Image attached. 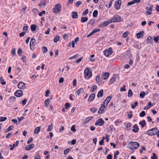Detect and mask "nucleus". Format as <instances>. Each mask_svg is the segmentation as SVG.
I'll return each instance as SVG.
<instances>
[{"instance_id": "c9c22d12", "label": "nucleus", "mask_w": 159, "mask_h": 159, "mask_svg": "<svg viewBox=\"0 0 159 159\" xmlns=\"http://www.w3.org/2000/svg\"><path fill=\"white\" fill-rule=\"evenodd\" d=\"M97 89V85H93L91 89V91L92 92H94V91H95Z\"/></svg>"}, {"instance_id": "4be33fe9", "label": "nucleus", "mask_w": 159, "mask_h": 159, "mask_svg": "<svg viewBox=\"0 0 159 159\" xmlns=\"http://www.w3.org/2000/svg\"><path fill=\"white\" fill-rule=\"evenodd\" d=\"M103 91L102 89H101L98 93L97 96L98 98H101L102 97L103 95Z\"/></svg>"}, {"instance_id": "8fccbe9b", "label": "nucleus", "mask_w": 159, "mask_h": 159, "mask_svg": "<svg viewBox=\"0 0 159 159\" xmlns=\"http://www.w3.org/2000/svg\"><path fill=\"white\" fill-rule=\"evenodd\" d=\"M100 76L99 75H98L96 77V81L97 83H99L101 82L100 80Z\"/></svg>"}, {"instance_id": "c756f323", "label": "nucleus", "mask_w": 159, "mask_h": 159, "mask_svg": "<svg viewBox=\"0 0 159 159\" xmlns=\"http://www.w3.org/2000/svg\"><path fill=\"white\" fill-rule=\"evenodd\" d=\"M60 37V36L58 35L56 36L55 38L53 39L54 42L55 43H57L59 40Z\"/></svg>"}, {"instance_id": "0e129e2a", "label": "nucleus", "mask_w": 159, "mask_h": 159, "mask_svg": "<svg viewBox=\"0 0 159 159\" xmlns=\"http://www.w3.org/2000/svg\"><path fill=\"white\" fill-rule=\"evenodd\" d=\"M27 101L26 99H24L22 101V103L23 105H25L26 104V102Z\"/></svg>"}, {"instance_id": "dca6fc26", "label": "nucleus", "mask_w": 159, "mask_h": 159, "mask_svg": "<svg viewBox=\"0 0 159 159\" xmlns=\"http://www.w3.org/2000/svg\"><path fill=\"white\" fill-rule=\"evenodd\" d=\"M25 83L22 82H20L18 84L17 87L19 89H22L25 86Z\"/></svg>"}, {"instance_id": "49530a36", "label": "nucleus", "mask_w": 159, "mask_h": 159, "mask_svg": "<svg viewBox=\"0 0 159 159\" xmlns=\"http://www.w3.org/2000/svg\"><path fill=\"white\" fill-rule=\"evenodd\" d=\"M94 21L95 20L94 19H92L89 21V24L93 25L94 23Z\"/></svg>"}, {"instance_id": "774afa93", "label": "nucleus", "mask_w": 159, "mask_h": 159, "mask_svg": "<svg viewBox=\"0 0 159 159\" xmlns=\"http://www.w3.org/2000/svg\"><path fill=\"white\" fill-rule=\"evenodd\" d=\"M112 155L110 154L108 155L107 157V159H112Z\"/></svg>"}, {"instance_id": "4c0bfd02", "label": "nucleus", "mask_w": 159, "mask_h": 159, "mask_svg": "<svg viewBox=\"0 0 159 159\" xmlns=\"http://www.w3.org/2000/svg\"><path fill=\"white\" fill-rule=\"evenodd\" d=\"M36 26L35 25H32L31 26V29L32 31H34L36 29Z\"/></svg>"}, {"instance_id": "5fc2aeb1", "label": "nucleus", "mask_w": 159, "mask_h": 159, "mask_svg": "<svg viewBox=\"0 0 159 159\" xmlns=\"http://www.w3.org/2000/svg\"><path fill=\"white\" fill-rule=\"evenodd\" d=\"M65 109H67L70 106V104L68 102H66L65 104Z\"/></svg>"}, {"instance_id": "0eeeda50", "label": "nucleus", "mask_w": 159, "mask_h": 159, "mask_svg": "<svg viewBox=\"0 0 159 159\" xmlns=\"http://www.w3.org/2000/svg\"><path fill=\"white\" fill-rule=\"evenodd\" d=\"M154 130H156V131L157 130V129L156 127L152 128L147 131V134L150 136L155 135V133L153 131Z\"/></svg>"}, {"instance_id": "6e6552de", "label": "nucleus", "mask_w": 159, "mask_h": 159, "mask_svg": "<svg viewBox=\"0 0 159 159\" xmlns=\"http://www.w3.org/2000/svg\"><path fill=\"white\" fill-rule=\"evenodd\" d=\"M107 107L104 104H102L100 107L99 111H98V114H102L104 112V109Z\"/></svg>"}, {"instance_id": "a878e982", "label": "nucleus", "mask_w": 159, "mask_h": 159, "mask_svg": "<svg viewBox=\"0 0 159 159\" xmlns=\"http://www.w3.org/2000/svg\"><path fill=\"white\" fill-rule=\"evenodd\" d=\"M132 124L131 123L129 122L126 125V129L127 130H129L130 129V127L131 126Z\"/></svg>"}, {"instance_id": "9b49d317", "label": "nucleus", "mask_w": 159, "mask_h": 159, "mask_svg": "<svg viewBox=\"0 0 159 159\" xmlns=\"http://www.w3.org/2000/svg\"><path fill=\"white\" fill-rule=\"evenodd\" d=\"M121 4V1L120 0L116 1L115 2V7L116 9L118 10L120 8Z\"/></svg>"}, {"instance_id": "58836bf2", "label": "nucleus", "mask_w": 159, "mask_h": 159, "mask_svg": "<svg viewBox=\"0 0 159 159\" xmlns=\"http://www.w3.org/2000/svg\"><path fill=\"white\" fill-rule=\"evenodd\" d=\"M90 111L93 113H95L97 111V108L96 107H93L90 109Z\"/></svg>"}, {"instance_id": "7ed1b4c3", "label": "nucleus", "mask_w": 159, "mask_h": 159, "mask_svg": "<svg viewBox=\"0 0 159 159\" xmlns=\"http://www.w3.org/2000/svg\"><path fill=\"white\" fill-rule=\"evenodd\" d=\"M111 23H112V21H111L110 20L108 21H104L101 22L100 24H99L98 27L100 28H103L106 26Z\"/></svg>"}, {"instance_id": "f03ea898", "label": "nucleus", "mask_w": 159, "mask_h": 159, "mask_svg": "<svg viewBox=\"0 0 159 159\" xmlns=\"http://www.w3.org/2000/svg\"><path fill=\"white\" fill-rule=\"evenodd\" d=\"M61 9V5L60 4L58 3L55 6L53 9V12L57 13L60 11Z\"/></svg>"}, {"instance_id": "473e14b6", "label": "nucleus", "mask_w": 159, "mask_h": 159, "mask_svg": "<svg viewBox=\"0 0 159 159\" xmlns=\"http://www.w3.org/2000/svg\"><path fill=\"white\" fill-rule=\"evenodd\" d=\"M0 81L1 83L3 85H5L6 84V82L4 81V79L2 77H0Z\"/></svg>"}, {"instance_id": "4468645a", "label": "nucleus", "mask_w": 159, "mask_h": 159, "mask_svg": "<svg viewBox=\"0 0 159 159\" xmlns=\"http://www.w3.org/2000/svg\"><path fill=\"white\" fill-rule=\"evenodd\" d=\"M111 97L110 96L107 97L106 99L104 100L103 104L105 105L107 107L108 103L111 100Z\"/></svg>"}, {"instance_id": "7c9ffc66", "label": "nucleus", "mask_w": 159, "mask_h": 159, "mask_svg": "<svg viewBox=\"0 0 159 159\" xmlns=\"http://www.w3.org/2000/svg\"><path fill=\"white\" fill-rule=\"evenodd\" d=\"M34 145L33 144H30L28 146L25 147V149H31L32 148L34 147Z\"/></svg>"}, {"instance_id": "ddd939ff", "label": "nucleus", "mask_w": 159, "mask_h": 159, "mask_svg": "<svg viewBox=\"0 0 159 159\" xmlns=\"http://www.w3.org/2000/svg\"><path fill=\"white\" fill-rule=\"evenodd\" d=\"M109 74L108 72L103 73L101 77L104 80H106L109 76Z\"/></svg>"}, {"instance_id": "6e6d98bb", "label": "nucleus", "mask_w": 159, "mask_h": 159, "mask_svg": "<svg viewBox=\"0 0 159 159\" xmlns=\"http://www.w3.org/2000/svg\"><path fill=\"white\" fill-rule=\"evenodd\" d=\"M43 52L44 53H46L48 51V49L47 47L45 46H43Z\"/></svg>"}, {"instance_id": "de8ad7c7", "label": "nucleus", "mask_w": 159, "mask_h": 159, "mask_svg": "<svg viewBox=\"0 0 159 159\" xmlns=\"http://www.w3.org/2000/svg\"><path fill=\"white\" fill-rule=\"evenodd\" d=\"M28 26H24L23 27V30H24V31H25V32H26V33L27 32L28 30Z\"/></svg>"}, {"instance_id": "2f4dec72", "label": "nucleus", "mask_w": 159, "mask_h": 159, "mask_svg": "<svg viewBox=\"0 0 159 159\" xmlns=\"http://www.w3.org/2000/svg\"><path fill=\"white\" fill-rule=\"evenodd\" d=\"M88 18L86 17H82L81 18V21L82 22H85L87 21Z\"/></svg>"}, {"instance_id": "f704fd0d", "label": "nucleus", "mask_w": 159, "mask_h": 159, "mask_svg": "<svg viewBox=\"0 0 159 159\" xmlns=\"http://www.w3.org/2000/svg\"><path fill=\"white\" fill-rule=\"evenodd\" d=\"M84 91V89L82 88H80L79 90H78L77 92L76 93L78 94V95H80V94L81 93H83Z\"/></svg>"}, {"instance_id": "cd10ccee", "label": "nucleus", "mask_w": 159, "mask_h": 159, "mask_svg": "<svg viewBox=\"0 0 159 159\" xmlns=\"http://www.w3.org/2000/svg\"><path fill=\"white\" fill-rule=\"evenodd\" d=\"M14 128V126L13 125H11L6 130L5 132L6 133H7L9 131L12 130L13 128Z\"/></svg>"}, {"instance_id": "603ef678", "label": "nucleus", "mask_w": 159, "mask_h": 159, "mask_svg": "<svg viewBox=\"0 0 159 159\" xmlns=\"http://www.w3.org/2000/svg\"><path fill=\"white\" fill-rule=\"evenodd\" d=\"M128 34H129V32L128 31L125 32L123 34V37L124 38H125L126 37H127Z\"/></svg>"}, {"instance_id": "c85d7f7f", "label": "nucleus", "mask_w": 159, "mask_h": 159, "mask_svg": "<svg viewBox=\"0 0 159 159\" xmlns=\"http://www.w3.org/2000/svg\"><path fill=\"white\" fill-rule=\"evenodd\" d=\"M50 102V101L49 99H47L45 100L44 102V105L46 107H48Z\"/></svg>"}, {"instance_id": "680f3d73", "label": "nucleus", "mask_w": 159, "mask_h": 159, "mask_svg": "<svg viewBox=\"0 0 159 159\" xmlns=\"http://www.w3.org/2000/svg\"><path fill=\"white\" fill-rule=\"evenodd\" d=\"M26 32H25V31H23L20 33L19 34V36L20 37H22V36H24Z\"/></svg>"}, {"instance_id": "a18cd8bd", "label": "nucleus", "mask_w": 159, "mask_h": 159, "mask_svg": "<svg viewBox=\"0 0 159 159\" xmlns=\"http://www.w3.org/2000/svg\"><path fill=\"white\" fill-rule=\"evenodd\" d=\"M153 156H152L151 157V159H157L158 157L156 155V154L153 153Z\"/></svg>"}, {"instance_id": "37998d69", "label": "nucleus", "mask_w": 159, "mask_h": 159, "mask_svg": "<svg viewBox=\"0 0 159 159\" xmlns=\"http://www.w3.org/2000/svg\"><path fill=\"white\" fill-rule=\"evenodd\" d=\"M146 115L145 112L144 111H142L139 114V116L141 117L144 116Z\"/></svg>"}, {"instance_id": "e433bc0d", "label": "nucleus", "mask_w": 159, "mask_h": 159, "mask_svg": "<svg viewBox=\"0 0 159 159\" xmlns=\"http://www.w3.org/2000/svg\"><path fill=\"white\" fill-rule=\"evenodd\" d=\"M145 95V93L144 91H142L139 94L140 97L141 98H143Z\"/></svg>"}, {"instance_id": "72a5a7b5", "label": "nucleus", "mask_w": 159, "mask_h": 159, "mask_svg": "<svg viewBox=\"0 0 159 159\" xmlns=\"http://www.w3.org/2000/svg\"><path fill=\"white\" fill-rule=\"evenodd\" d=\"M133 95V93L132 90L130 89H129V90L128 93V96L129 97H130L132 96Z\"/></svg>"}, {"instance_id": "f3484780", "label": "nucleus", "mask_w": 159, "mask_h": 159, "mask_svg": "<svg viewBox=\"0 0 159 159\" xmlns=\"http://www.w3.org/2000/svg\"><path fill=\"white\" fill-rule=\"evenodd\" d=\"M95 97V95L94 93L91 94L89 96L88 101L89 102H91L93 100Z\"/></svg>"}, {"instance_id": "f8f14e48", "label": "nucleus", "mask_w": 159, "mask_h": 159, "mask_svg": "<svg viewBox=\"0 0 159 159\" xmlns=\"http://www.w3.org/2000/svg\"><path fill=\"white\" fill-rule=\"evenodd\" d=\"M117 76V75L116 74H114L112 78L109 81V84H113L115 80V79L116 78Z\"/></svg>"}, {"instance_id": "4d7b16f0", "label": "nucleus", "mask_w": 159, "mask_h": 159, "mask_svg": "<svg viewBox=\"0 0 159 159\" xmlns=\"http://www.w3.org/2000/svg\"><path fill=\"white\" fill-rule=\"evenodd\" d=\"M89 11L88 9H87L84 11L82 13L83 15H85L87 14Z\"/></svg>"}, {"instance_id": "13d9d810", "label": "nucleus", "mask_w": 159, "mask_h": 159, "mask_svg": "<svg viewBox=\"0 0 159 159\" xmlns=\"http://www.w3.org/2000/svg\"><path fill=\"white\" fill-rule=\"evenodd\" d=\"M50 93V92L49 90H47L45 92V96L46 97H48L49 96V94Z\"/></svg>"}, {"instance_id": "b1692460", "label": "nucleus", "mask_w": 159, "mask_h": 159, "mask_svg": "<svg viewBox=\"0 0 159 159\" xmlns=\"http://www.w3.org/2000/svg\"><path fill=\"white\" fill-rule=\"evenodd\" d=\"M139 124L140 125H141V127L142 128L144 127L146 125V123L145 122V120H143L142 121H140Z\"/></svg>"}, {"instance_id": "ea45409f", "label": "nucleus", "mask_w": 159, "mask_h": 159, "mask_svg": "<svg viewBox=\"0 0 159 159\" xmlns=\"http://www.w3.org/2000/svg\"><path fill=\"white\" fill-rule=\"evenodd\" d=\"M98 14V11L97 10H95L93 13V17H97Z\"/></svg>"}, {"instance_id": "412c9836", "label": "nucleus", "mask_w": 159, "mask_h": 159, "mask_svg": "<svg viewBox=\"0 0 159 159\" xmlns=\"http://www.w3.org/2000/svg\"><path fill=\"white\" fill-rule=\"evenodd\" d=\"M144 31H142L136 34V36L138 39H139L142 37L143 36Z\"/></svg>"}, {"instance_id": "3c124183", "label": "nucleus", "mask_w": 159, "mask_h": 159, "mask_svg": "<svg viewBox=\"0 0 159 159\" xmlns=\"http://www.w3.org/2000/svg\"><path fill=\"white\" fill-rule=\"evenodd\" d=\"M100 31V29L96 28V29H94L92 31V32H93V33L94 34V33L97 32H98Z\"/></svg>"}, {"instance_id": "f257e3e1", "label": "nucleus", "mask_w": 159, "mask_h": 159, "mask_svg": "<svg viewBox=\"0 0 159 159\" xmlns=\"http://www.w3.org/2000/svg\"><path fill=\"white\" fill-rule=\"evenodd\" d=\"M129 144L131 145L130 149H136L139 146V143L137 142H129Z\"/></svg>"}, {"instance_id": "a19ab883", "label": "nucleus", "mask_w": 159, "mask_h": 159, "mask_svg": "<svg viewBox=\"0 0 159 159\" xmlns=\"http://www.w3.org/2000/svg\"><path fill=\"white\" fill-rule=\"evenodd\" d=\"M159 39V36H157V37H154L153 40L156 42V43H157L158 42Z\"/></svg>"}, {"instance_id": "79ce46f5", "label": "nucleus", "mask_w": 159, "mask_h": 159, "mask_svg": "<svg viewBox=\"0 0 159 159\" xmlns=\"http://www.w3.org/2000/svg\"><path fill=\"white\" fill-rule=\"evenodd\" d=\"M138 102H134V104L131 105V107L132 109L135 108L136 106L138 105Z\"/></svg>"}, {"instance_id": "393cba45", "label": "nucleus", "mask_w": 159, "mask_h": 159, "mask_svg": "<svg viewBox=\"0 0 159 159\" xmlns=\"http://www.w3.org/2000/svg\"><path fill=\"white\" fill-rule=\"evenodd\" d=\"M40 126L37 127H36L35 128L34 131V134H38L40 130Z\"/></svg>"}, {"instance_id": "20e7f679", "label": "nucleus", "mask_w": 159, "mask_h": 159, "mask_svg": "<svg viewBox=\"0 0 159 159\" xmlns=\"http://www.w3.org/2000/svg\"><path fill=\"white\" fill-rule=\"evenodd\" d=\"M121 20V17L118 15H116L112 18V19L110 20L112 21V22H120Z\"/></svg>"}, {"instance_id": "052dcab7", "label": "nucleus", "mask_w": 159, "mask_h": 159, "mask_svg": "<svg viewBox=\"0 0 159 159\" xmlns=\"http://www.w3.org/2000/svg\"><path fill=\"white\" fill-rule=\"evenodd\" d=\"M52 125H50L48 126V128L47 130L48 131H50L52 130Z\"/></svg>"}, {"instance_id": "5701e85b", "label": "nucleus", "mask_w": 159, "mask_h": 159, "mask_svg": "<svg viewBox=\"0 0 159 159\" xmlns=\"http://www.w3.org/2000/svg\"><path fill=\"white\" fill-rule=\"evenodd\" d=\"M72 18H77L78 17V15L77 12H75L74 11H72Z\"/></svg>"}, {"instance_id": "9d476101", "label": "nucleus", "mask_w": 159, "mask_h": 159, "mask_svg": "<svg viewBox=\"0 0 159 159\" xmlns=\"http://www.w3.org/2000/svg\"><path fill=\"white\" fill-rule=\"evenodd\" d=\"M23 95V91L21 90H18L15 93V95L17 97H21Z\"/></svg>"}, {"instance_id": "c03bdc74", "label": "nucleus", "mask_w": 159, "mask_h": 159, "mask_svg": "<svg viewBox=\"0 0 159 159\" xmlns=\"http://www.w3.org/2000/svg\"><path fill=\"white\" fill-rule=\"evenodd\" d=\"M7 119V117H0V122L4 121L6 120Z\"/></svg>"}, {"instance_id": "09e8293b", "label": "nucleus", "mask_w": 159, "mask_h": 159, "mask_svg": "<svg viewBox=\"0 0 159 159\" xmlns=\"http://www.w3.org/2000/svg\"><path fill=\"white\" fill-rule=\"evenodd\" d=\"M153 7V6L152 5H151L150 6V7H146V9L147 10H148L149 11H152V8Z\"/></svg>"}, {"instance_id": "bf43d9fd", "label": "nucleus", "mask_w": 159, "mask_h": 159, "mask_svg": "<svg viewBox=\"0 0 159 159\" xmlns=\"http://www.w3.org/2000/svg\"><path fill=\"white\" fill-rule=\"evenodd\" d=\"M17 52L19 56H21V53L22 52V51L20 48L18 49Z\"/></svg>"}, {"instance_id": "39448f33", "label": "nucleus", "mask_w": 159, "mask_h": 159, "mask_svg": "<svg viewBox=\"0 0 159 159\" xmlns=\"http://www.w3.org/2000/svg\"><path fill=\"white\" fill-rule=\"evenodd\" d=\"M84 74L85 76L87 78H89L92 76V72L90 71L89 69L86 68L84 71Z\"/></svg>"}, {"instance_id": "2eb2a0df", "label": "nucleus", "mask_w": 159, "mask_h": 159, "mask_svg": "<svg viewBox=\"0 0 159 159\" xmlns=\"http://www.w3.org/2000/svg\"><path fill=\"white\" fill-rule=\"evenodd\" d=\"M46 0H41L39 6L41 7H44L46 6Z\"/></svg>"}, {"instance_id": "aec40b11", "label": "nucleus", "mask_w": 159, "mask_h": 159, "mask_svg": "<svg viewBox=\"0 0 159 159\" xmlns=\"http://www.w3.org/2000/svg\"><path fill=\"white\" fill-rule=\"evenodd\" d=\"M93 118V116L88 117L86 118L85 120L83 121V124L84 125L89 121L91 120Z\"/></svg>"}, {"instance_id": "e2e57ef3", "label": "nucleus", "mask_w": 159, "mask_h": 159, "mask_svg": "<svg viewBox=\"0 0 159 159\" xmlns=\"http://www.w3.org/2000/svg\"><path fill=\"white\" fill-rule=\"evenodd\" d=\"M83 59V57H81L80 58H79L78 59H77L76 61V62L77 63H78L80 62Z\"/></svg>"}, {"instance_id": "864d4df0", "label": "nucleus", "mask_w": 159, "mask_h": 159, "mask_svg": "<svg viewBox=\"0 0 159 159\" xmlns=\"http://www.w3.org/2000/svg\"><path fill=\"white\" fill-rule=\"evenodd\" d=\"M71 130L73 132H75L76 131V129L74 125H72L71 128Z\"/></svg>"}, {"instance_id": "69168bd1", "label": "nucleus", "mask_w": 159, "mask_h": 159, "mask_svg": "<svg viewBox=\"0 0 159 159\" xmlns=\"http://www.w3.org/2000/svg\"><path fill=\"white\" fill-rule=\"evenodd\" d=\"M33 138L32 137H30L29 138V139L27 141V143L29 144L32 141H33Z\"/></svg>"}, {"instance_id": "423d86ee", "label": "nucleus", "mask_w": 159, "mask_h": 159, "mask_svg": "<svg viewBox=\"0 0 159 159\" xmlns=\"http://www.w3.org/2000/svg\"><path fill=\"white\" fill-rule=\"evenodd\" d=\"M112 52V49L111 48H109L107 50L104 51V53L105 55L107 57L111 54Z\"/></svg>"}, {"instance_id": "1a4fd4ad", "label": "nucleus", "mask_w": 159, "mask_h": 159, "mask_svg": "<svg viewBox=\"0 0 159 159\" xmlns=\"http://www.w3.org/2000/svg\"><path fill=\"white\" fill-rule=\"evenodd\" d=\"M105 122L101 118L99 119L98 121L95 123V125H98L99 126H102L104 124Z\"/></svg>"}, {"instance_id": "338daca9", "label": "nucleus", "mask_w": 159, "mask_h": 159, "mask_svg": "<svg viewBox=\"0 0 159 159\" xmlns=\"http://www.w3.org/2000/svg\"><path fill=\"white\" fill-rule=\"evenodd\" d=\"M64 80V79L62 77H61L60 78L59 80V83H62Z\"/></svg>"}, {"instance_id": "6ab92c4d", "label": "nucleus", "mask_w": 159, "mask_h": 159, "mask_svg": "<svg viewBox=\"0 0 159 159\" xmlns=\"http://www.w3.org/2000/svg\"><path fill=\"white\" fill-rule=\"evenodd\" d=\"M133 128L132 131L134 133L138 132L139 129L137 124L134 125L133 126Z\"/></svg>"}, {"instance_id": "bb28decb", "label": "nucleus", "mask_w": 159, "mask_h": 159, "mask_svg": "<svg viewBox=\"0 0 159 159\" xmlns=\"http://www.w3.org/2000/svg\"><path fill=\"white\" fill-rule=\"evenodd\" d=\"M147 42L148 43H152L153 41L152 39V37L151 36H149L148 37L147 39Z\"/></svg>"}, {"instance_id": "a211bd4d", "label": "nucleus", "mask_w": 159, "mask_h": 159, "mask_svg": "<svg viewBox=\"0 0 159 159\" xmlns=\"http://www.w3.org/2000/svg\"><path fill=\"white\" fill-rule=\"evenodd\" d=\"M36 44V42L34 38H32L31 39L30 41V47L31 49V46H33L35 45Z\"/></svg>"}]
</instances>
